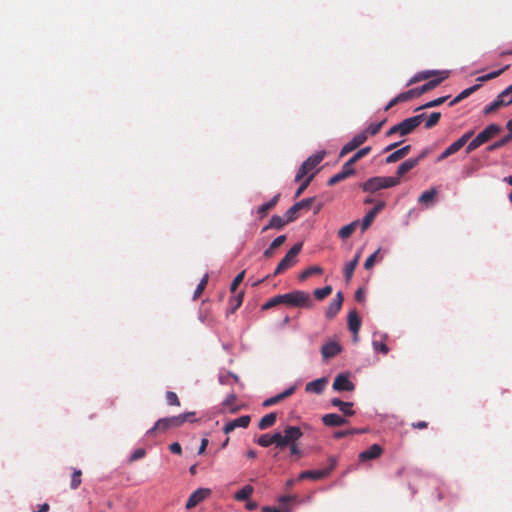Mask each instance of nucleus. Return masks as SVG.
I'll return each mask as SVG.
<instances>
[{"instance_id":"54","label":"nucleus","mask_w":512,"mask_h":512,"mask_svg":"<svg viewBox=\"0 0 512 512\" xmlns=\"http://www.w3.org/2000/svg\"><path fill=\"white\" fill-rule=\"evenodd\" d=\"M483 143L479 140V138L476 136L474 139H472L468 145L466 146V153L469 154L472 151L479 148Z\"/></svg>"},{"instance_id":"11","label":"nucleus","mask_w":512,"mask_h":512,"mask_svg":"<svg viewBox=\"0 0 512 512\" xmlns=\"http://www.w3.org/2000/svg\"><path fill=\"white\" fill-rule=\"evenodd\" d=\"M437 76V78L431 79L421 87L416 88L419 96L440 85L445 79L449 77V71H441Z\"/></svg>"},{"instance_id":"59","label":"nucleus","mask_w":512,"mask_h":512,"mask_svg":"<svg viewBox=\"0 0 512 512\" xmlns=\"http://www.w3.org/2000/svg\"><path fill=\"white\" fill-rule=\"evenodd\" d=\"M346 177H344L343 173L342 172H339L337 174H335L334 176H332L329 180H328V185L329 186H333L343 180H345Z\"/></svg>"},{"instance_id":"13","label":"nucleus","mask_w":512,"mask_h":512,"mask_svg":"<svg viewBox=\"0 0 512 512\" xmlns=\"http://www.w3.org/2000/svg\"><path fill=\"white\" fill-rule=\"evenodd\" d=\"M383 453V448L379 444H373L368 449L362 451L358 455L360 462H366L368 460H374L379 458Z\"/></svg>"},{"instance_id":"8","label":"nucleus","mask_w":512,"mask_h":512,"mask_svg":"<svg viewBox=\"0 0 512 512\" xmlns=\"http://www.w3.org/2000/svg\"><path fill=\"white\" fill-rule=\"evenodd\" d=\"M336 466V460L330 458V466L321 470H307L298 475L297 480L302 481L305 479L320 480L327 477Z\"/></svg>"},{"instance_id":"60","label":"nucleus","mask_w":512,"mask_h":512,"mask_svg":"<svg viewBox=\"0 0 512 512\" xmlns=\"http://www.w3.org/2000/svg\"><path fill=\"white\" fill-rule=\"evenodd\" d=\"M401 159H402V157H401V155L399 154V151H398V150H396V151L392 152V153H391V154L386 158L385 162H386L387 164H391V163H395V162H397V161H399V160H401Z\"/></svg>"},{"instance_id":"31","label":"nucleus","mask_w":512,"mask_h":512,"mask_svg":"<svg viewBox=\"0 0 512 512\" xmlns=\"http://www.w3.org/2000/svg\"><path fill=\"white\" fill-rule=\"evenodd\" d=\"M244 292H240L236 296L230 298L227 308V314H233L242 305Z\"/></svg>"},{"instance_id":"20","label":"nucleus","mask_w":512,"mask_h":512,"mask_svg":"<svg viewBox=\"0 0 512 512\" xmlns=\"http://www.w3.org/2000/svg\"><path fill=\"white\" fill-rule=\"evenodd\" d=\"M294 392H295V387L291 386L288 389H286L285 391H283L282 393L266 399L263 402V406L270 407L272 405H275V404L279 403L280 401L290 397Z\"/></svg>"},{"instance_id":"41","label":"nucleus","mask_w":512,"mask_h":512,"mask_svg":"<svg viewBox=\"0 0 512 512\" xmlns=\"http://www.w3.org/2000/svg\"><path fill=\"white\" fill-rule=\"evenodd\" d=\"M81 477H82L81 470L74 469L72 477H71V483H70L71 489L75 490L81 485V482H82Z\"/></svg>"},{"instance_id":"51","label":"nucleus","mask_w":512,"mask_h":512,"mask_svg":"<svg viewBox=\"0 0 512 512\" xmlns=\"http://www.w3.org/2000/svg\"><path fill=\"white\" fill-rule=\"evenodd\" d=\"M315 198L314 197H310V198H305L297 203H295V205L297 206V208L300 210H309L312 203L314 202Z\"/></svg>"},{"instance_id":"18","label":"nucleus","mask_w":512,"mask_h":512,"mask_svg":"<svg viewBox=\"0 0 512 512\" xmlns=\"http://www.w3.org/2000/svg\"><path fill=\"white\" fill-rule=\"evenodd\" d=\"M322 422L326 426L337 427L347 424L348 420L336 413H329L322 417Z\"/></svg>"},{"instance_id":"30","label":"nucleus","mask_w":512,"mask_h":512,"mask_svg":"<svg viewBox=\"0 0 512 512\" xmlns=\"http://www.w3.org/2000/svg\"><path fill=\"white\" fill-rule=\"evenodd\" d=\"M276 420H277V414L275 412L268 413L260 419V421L258 423V428L260 430H265V429L273 426L275 424Z\"/></svg>"},{"instance_id":"52","label":"nucleus","mask_w":512,"mask_h":512,"mask_svg":"<svg viewBox=\"0 0 512 512\" xmlns=\"http://www.w3.org/2000/svg\"><path fill=\"white\" fill-rule=\"evenodd\" d=\"M279 298H281L280 295H276L274 297H272L271 299H269L263 306H262V309L263 310H268L272 307H275L277 305H280L282 304L281 300H279Z\"/></svg>"},{"instance_id":"29","label":"nucleus","mask_w":512,"mask_h":512,"mask_svg":"<svg viewBox=\"0 0 512 512\" xmlns=\"http://www.w3.org/2000/svg\"><path fill=\"white\" fill-rule=\"evenodd\" d=\"M440 71H436V70H427V71H421L419 73H417L416 75H414L407 83V86H410L414 83H417V82H420V81H423V80H427L429 78H431L432 76H436L439 74Z\"/></svg>"},{"instance_id":"23","label":"nucleus","mask_w":512,"mask_h":512,"mask_svg":"<svg viewBox=\"0 0 512 512\" xmlns=\"http://www.w3.org/2000/svg\"><path fill=\"white\" fill-rule=\"evenodd\" d=\"M331 404L335 407H338L340 411L343 412V414L346 416H352L355 414L354 410L352 409V402H344L339 398H333L331 400Z\"/></svg>"},{"instance_id":"38","label":"nucleus","mask_w":512,"mask_h":512,"mask_svg":"<svg viewBox=\"0 0 512 512\" xmlns=\"http://www.w3.org/2000/svg\"><path fill=\"white\" fill-rule=\"evenodd\" d=\"M274 434L273 435H270L268 433L266 434H262L258 439H257V444L260 445L261 447H269L270 445L274 444Z\"/></svg>"},{"instance_id":"37","label":"nucleus","mask_w":512,"mask_h":512,"mask_svg":"<svg viewBox=\"0 0 512 512\" xmlns=\"http://www.w3.org/2000/svg\"><path fill=\"white\" fill-rule=\"evenodd\" d=\"M512 140L511 136L506 135L499 139L498 141L494 142L493 144L489 145L486 149L489 152H492L494 150H497L503 146H505L507 143H509Z\"/></svg>"},{"instance_id":"9","label":"nucleus","mask_w":512,"mask_h":512,"mask_svg":"<svg viewBox=\"0 0 512 512\" xmlns=\"http://www.w3.org/2000/svg\"><path fill=\"white\" fill-rule=\"evenodd\" d=\"M512 91V86H508L505 90H503L497 98L488 106L485 107L484 113L490 114L498 109H500L503 106H508L506 98L509 97V93Z\"/></svg>"},{"instance_id":"25","label":"nucleus","mask_w":512,"mask_h":512,"mask_svg":"<svg viewBox=\"0 0 512 512\" xmlns=\"http://www.w3.org/2000/svg\"><path fill=\"white\" fill-rule=\"evenodd\" d=\"M360 257H361V253L360 252L356 253L354 259L345 265L344 277L347 282H349L351 280L353 273L359 263Z\"/></svg>"},{"instance_id":"6","label":"nucleus","mask_w":512,"mask_h":512,"mask_svg":"<svg viewBox=\"0 0 512 512\" xmlns=\"http://www.w3.org/2000/svg\"><path fill=\"white\" fill-rule=\"evenodd\" d=\"M302 249V243L295 244L287 253L286 255L281 259L279 264L277 265L274 276L279 275L292 267L296 262V256L300 253Z\"/></svg>"},{"instance_id":"14","label":"nucleus","mask_w":512,"mask_h":512,"mask_svg":"<svg viewBox=\"0 0 512 512\" xmlns=\"http://www.w3.org/2000/svg\"><path fill=\"white\" fill-rule=\"evenodd\" d=\"M501 132H502V127L498 124L492 123V124H489L483 131H481L477 135V137L483 144H485L486 142H488L489 140H491L492 138H494Z\"/></svg>"},{"instance_id":"7","label":"nucleus","mask_w":512,"mask_h":512,"mask_svg":"<svg viewBox=\"0 0 512 512\" xmlns=\"http://www.w3.org/2000/svg\"><path fill=\"white\" fill-rule=\"evenodd\" d=\"M324 156V152H318L305 160L297 171L295 181L299 182L307 176L323 160Z\"/></svg>"},{"instance_id":"62","label":"nucleus","mask_w":512,"mask_h":512,"mask_svg":"<svg viewBox=\"0 0 512 512\" xmlns=\"http://www.w3.org/2000/svg\"><path fill=\"white\" fill-rule=\"evenodd\" d=\"M289 447V450H290V454L291 455H294V456H297V457H300L301 455V451H300V448L297 444V442H293L291 445L288 446Z\"/></svg>"},{"instance_id":"63","label":"nucleus","mask_w":512,"mask_h":512,"mask_svg":"<svg viewBox=\"0 0 512 512\" xmlns=\"http://www.w3.org/2000/svg\"><path fill=\"white\" fill-rule=\"evenodd\" d=\"M474 135V130H469L467 132H465L460 138L459 140L461 141V143L463 145H465Z\"/></svg>"},{"instance_id":"58","label":"nucleus","mask_w":512,"mask_h":512,"mask_svg":"<svg viewBox=\"0 0 512 512\" xmlns=\"http://www.w3.org/2000/svg\"><path fill=\"white\" fill-rule=\"evenodd\" d=\"M370 152H371V147L366 146V147L358 150L353 156H354L355 160L359 161L363 157L367 156Z\"/></svg>"},{"instance_id":"34","label":"nucleus","mask_w":512,"mask_h":512,"mask_svg":"<svg viewBox=\"0 0 512 512\" xmlns=\"http://www.w3.org/2000/svg\"><path fill=\"white\" fill-rule=\"evenodd\" d=\"M437 195V190L435 188H431L429 190L424 191L418 198V202L423 205H429L433 202L435 196Z\"/></svg>"},{"instance_id":"48","label":"nucleus","mask_w":512,"mask_h":512,"mask_svg":"<svg viewBox=\"0 0 512 512\" xmlns=\"http://www.w3.org/2000/svg\"><path fill=\"white\" fill-rule=\"evenodd\" d=\"M313 177H314L313 173L307 176V178L298 187V189L295 193V198H298L306 190V188L309 186L310 182L312 181Z\"/></svg>"},{"instance_id":"33","label":"nucleus","mask_w":512,"mask_h":512,"mask_svg":"<svg viewBox=\"0 0 512 512\" xmlns=\"http://www.w3.org/2000/svg\"><path fill=\"white\" fill-rule=\"evenodd\" d=\"M358 224H359V221L355 220V221L351 222L350 224L343 226L338 231L339 238H341V239L349 238L354 233V231L356 230Z\"/></svg>"},{"instance_id":"55","label":"nucleus","mask_w":512,"mask_h":512,"mask_svg":"<svg viewBox=\"0 0 512 512\" xmlns=\"http://www.w3.org/2000/svg\"><path fill=\"white\" fill-rule=\"evenodd\" d=\"M244 276H245V271H242L234 278V280L232 281L231 286H230V290L232 293H234L236 291V289L238 288V286L242 283Z\"/></svg>"},{"instance_id":"21","label":"nucleus","mask_w":512,"mask_h":512,"mask_svg":"<svg viewBox=\"0 0 512 512\" xmlns=\"http://www.w3.org/2000/svg\"><path fill=\"white\" fill-rule=\"evenodd\" d=\"M327 384L325 377L316 379L306 384L305 391L309 393L321 394Z\"/></svg>"},{"instance_id":"49","label":"nucleus","mask_w":512,"mask_h":512,"mask_svg":"<svg viewBox=\"0 0 512 512\" xmlns=\"http://www.w3.org/2000/svg\"><path fill=\"white\" fill-rule=\"evenodd\" d=\"M207 283H208V274L204 275V277L201 279L200 283L198 284V286L194 292L193 299H197L202 294Z\"/></svg>"},{"instance_id":"46","label":"nucleus","mask_w":512,"mask_h":512,"mask_svg":"<svg viewBox=\"0 0 512 512\" xmlns=\"http://www.w3.org/2000/svg\"><path fill=\"white\" fill-rule=\"evenodd\" d=\"M399 99L401 102H406V101H409L415 97H419L418 93H417V90L416 88L414 89H410L406 92H403V93H400L398 95Z\"/></svg>"},{"instance_id":"39","label":"nucleus","mask_w":512,"mask_h":512,"mask_svg":"<svg viewBox=\"0 0 512 512\" xmlns=\"http://www.w3.org/2000/svg\"><path fill=\"white\" fill-rule=\"evenodd\" d=\"M449 98V96H443V97H439L437 99H434L432 101H429L427 102L426 104L418 107L416 109V111L418 110H421V109H427V108H432V107H437V106H440L442 105L447 99Z\"/></svg>"},{"instance_id":"26","label":"nucleus","mask_w":512,"mask_h":512,"mask_svg":"<svg viewBox=\"0 0 512 512\" xmlns=\"http://www.w3.org/2000/svg\"><path fill=\"white\" fill-rule=\"evenodd\" d=\"M361 326V319L356 310H352L348 314V327L356 335Z\"/></svg>"},{"instance_id":"50","label":"nucleus","mask_w":512,"mask_h":512,"mask_svg":"<svg viewBox=\"0 0 512 512\" xmlns=\"http://www.w3.org/2000/svg\"><path fill=\"white\" fill-rule=\"evenodd\" d=\"M236 401V395L230 394L226 397V399L223 401V406L230 409L231 413H235L238 411V408H232V405Z\"/></svg>"},{"instance_id":"40","label":"nucleus","mask_w":512,"mask_h":512,"mask_svg":"<svg viewBox=\"0 0 512 512\" xmlns=\"http://www.w3.org/2000/svg\"><path fill=\"white\" fill-rule=\"evenodd\" d=\"M332 293V287L327 285L323 288H318L314 291V296L317 300H323Z\"/></svg>"},{"instance_id":"43","label":"nucleus","mask_w":512,"mask_h":512,"mask_svg":"<svg viewBox=\"0 0 512 512\" xmlns=\"http://www.w3.org/2000/svg\"><path fill=\"white\" fill-rule=\"evenodd\" d=\"M441 118L440 112H433L428 119L425 122V128L431 129L432 127L436 126Z\"/></svg>"},{"instance_id":"19","label":"nucleus","mask_w":512,"mask_h":512,"mask_svg":"<svg viewBox=\"0 0 512 512\" xmlns=\"http://www.w3.org/2000/svg\"><path fill=\"white\" fill-rule=\"evenodd\" d=\"M341 352V346L334 341L328 342L322 346L321 353L324 359H330Z\"/></svg>"},{"instance_id":"64","label":"nucleus","mask_w":512,"mask_h":512,"mask_svg":"<svg viewBox=\"0 0 512 512\" xmlns=\"http://www.w3.org/2000/svg\"><path fill=\"white\" fill-rule=\"evenodd\" d=\"M261 512H290V510L285 509L284 511H280L279 509H277L275 507L264 506V507H262Z\"/></svg>"},{"instance_id":"45","label":"nucleus","mask_w":512,"mask_h":512,"mask_svg":"<svg viewBox=\"0 0 512 512\" xmlns=\"http://www.w3.org/2000/svg\"><path fill=\"white\" fill-rule=\"evenodd\" d=\"M385 123V120L378 122V123H372L370 124L363 133H366V135H376L382 128L383 124Z\"/></svg>"},{"instance_id":"57","label":"nucleus","mask_w":512,"mask_h":512,"mask_svg":"<svg viewBox=\"0 0 512 512\" xmlns=\"http://www.w3.org/2000/svg\"><path fill=\"white\" fill-rule=\"evenodd\" d=\"M373 348L375 351H380L383 354H387L389 352V348L385 343L376 340L373 341Z\"/></svg>"},{"instance_id":"56","label":"nucleus","mask_w":512,"mask_h":512,"mask_svg":"<svg viewBox=\"0 0 512 512\" xmlns=\"http://www.w3.org/2000/svg\"><path fill=\"white\" fill-rule=\"evenodd\" d=\"M379 253V249L377 251H375L373 254H371L367 259L366 261L364 262V268L366 270H369L371 269L374 264H375V261H376V257H377V254Z\"/></svg>"},{"instance_id":"35","label":"nucleus","mask_w":512,"mask_h":512,"mask_svg":"<svg viewBox=\"0 0 512 512\" xmlns=\"http://www.w3.org/2000/svg\"><path fill=\"white\" fill-rule=\"evenodd\" d=\"M254 489L251 485H245L242 489L236 492L235 499L238 501L247 500L253 493Z\"/></svg>"},{"instance_id":"16","label":"nucleus","mask_w":512,"mask_h":512,"mask_svg":"<svg viewBox=\"0 0 512 512\" xmlns=\"http://www.w3.org/2000/svg\"><path fill=\"white\" fill-rule=\"evenodd\" d=\"M343 301H344L343 293L337 292L335 298L332 300V302L329 304V306L326 309V312H325L326 317L329 319L334 318L340 311Z\"/></svg>"},{"instance_id":"24","label":"nucleus","mask_w":512,"mask_h":512,"mask_svg":"<svg viewBox=\"0 0 512 512\" xmlns=\"http://www.w3.org/2000/svg\"><path fill=\"white\" fill-rule=\"evenodd\" d=\"M286 241L285 235H280L277 238H275L272 243L269 245V247L264 251L263 255L266 258H270L274 255L275 251L282 246Z\"/></svg>"},{"instance_id":"15","label":"nucleus","mask_w":512,"mask_h":512,"mask_svg":"<svg viewBox=\"0 0 512 512\" xmlns=\"http://www.w3.org/2000/svg\"><path fill=\"white\" fill-rule=\"evenodd\" d=\"M209 495H210V489H207V488L197 489L188 498V501L186 503V507L188 509L194 508L195 506H197L200 502H202Z\"/></svg>"},{"instance_id":"5","label":"nucleus","mask_w":512,"mask_h":512,"mask_svg":"<svg viewBox=\"0 0 512 512\" xmlns=\"http://www.w3.org/2000/svg\"><path fill=\"white\" fill-rule=\"evenodd\" d=\"M399 184L398 178L394 177H372L364 182L361 187L364 192L375 193L378 190L391 188Z\"/></svg>"},{"instance_id":"28","label":"nucleus","mask_w":512,"mask_h":512,"mask_svg":"<svg viewBox=\"0 0 512 512\" xmlns=\"http://www.w3.org/2000/svg\"><path fill=\"white\" fill-rule=\"evenodd\" d=\"M279 198L280 194L278 193L270 201L258 207L257 213L260 215V218L265 217L268 214V212L276 206V204L279 201Z\"/></svg>"},{"instance_id":"61","label":"nucleus","mask_w":512,"mask_h":512,"mask_svg":"<svg viewBox=\"0 0 512 512\" xmlns=\"http://www.w3.org/2000/svg\"><path fill=\"white\" fill-rule=\"evenodd\" d=\"M340 172L343 173L344 177L348 178L355 173V170L352 166L344 164Z\"/></svg>"},{"instance_id":"53","label":"nucleus","mask_w":512,"mask_h":512,"mask_svg":"<svg viewBox=\"0 0 512 512\" xmlns=\"http://www.w3.org/2000/svg\"><path fill=\"white\" fill-rule=\"evenodd\" d=\"M462 147H464V145L458 139L455 142H453L450 146H448L445 150L451 156V155L457 153Z\"/></svg>"},{"instance_id":"4","label":"nucleus","mask_w":512,"mask_h":512,"mask_svg":"<svg viewBox=\"0 0 512 512\" xmlns=\"http://www.w3.org/2000/svg\"><path fill=\"white\" fill-rule=\"evenodd\" d=\"M282 304L290 307H311L312 302L309 293L301 290H295L290 293L280 294Z\"/></svg>"},{"instance_id":"47","label":"nucleus","mask_w":512,"mask_h":512,"mask_svg":"<svg viewBox=\"0 0 512 512\" xmlns=\"http://www.w3.org/2000/svg\"><path fill=\"white\" fill-rule=\"evenodd\" d=\"M166 401L170 406H180V400L175 392L168 391L166 392Z\"/></svg>"},{"instance_id":"32","label":"nucleus","mask_w":512,"mask_h":512,"mask_svg":"<svg viewBox=\"0 0 512 512\" xmlns=\"http://www.w3.org/2000/svg\"><path fill=\"white\" fill-rule=\"evenodd\" d=\"M480 88V85L479 84H476V85H473L465 90H463L459 95H457L450 103H449V106H454L456 105L457 103H459L460 101H462L463 99L467 98L468 96H470L471 94H473L474 92H476L478 89Z\"/></svg>"},{"instance_id":"44","label":"nucleus","mask_w":512,"mask_h":512,"mask_svg":"<svg viewBox=\"0 0 512 512\" xmlns=\"http://www.w3.org/2000/svg\"><path fill=\"white\" fill-rule=\"evenodd\" d=\"M299 217V209L294 204L291 206L285 213V218L288 221V223H291L295 221Z\"/></svg>"},{"instance_id":"1","label":"nucleus","mask_w":512,"mask_h":512,"mask_svg":"<svg viewBox=\"0 0 512 512\" xmlns=\"http://www.w3.org/2000/svg\"><path fill=\"white\" fill-rule=\"evenodd\" d=\"M195 421V412H187L177 416L159 419L154 426L147 431L148 435L165 433L166 431L182 426L185 422Z\"/></svg>"},{"instance_id":"12","label":"nucleus","mask_w":512,"mask_h":512,"mask_svg":"<svg viewBox=\"0 0 512 512\" xmlns=\"http://www.w3.org/2000/svg\"><path fill=\"white\" fill-rule=\"evenodd\" d=\"M251 418L249 415H243L237 419H233L228 421L224 427L223 431L225 434H229L234 431L236 428H247L250 424Z\"/></svg>"},{"instance_id":"22","label":"nucleus","mask_w":512,"mask_h":512,"mask_svg":"<svg viewBox=\"0 0 512 512\" xmlns=\"http://www.w3.org/2000/svg\"><path fill=\"white\" fill-rule=\"evenodd\" d=\"M287 224H288V221L286 220V218H283V217L278 216V215H273L271 217L269 223L265 227H263L262 233L266 232L269 229L280 230V229H282Z\"/></svg>"},{"instance_id":"10","label":"nucleus","mask_w":512,"mask_h":512,"mask_svg":"<svg viewBox=\"0 0 512 512\" xmlns=\"http://www.w3.org/2000/svg\"><path fill=\"white\" fill-rule=\"evenodd\" d=\"M367 140V135L366 133H359L357 135H355L347 144H345L341 151H340V154L339 156L340 157H344L345 155H347L348 153L356 150L359 146H361L365 141Z\"/></svg>"},{"instance_id":"17","label":"nucleus","mask_w":512,"mask_h":512,"mask_svg":"<svg viewBox=\"0 0 512 512\" xmlns=\"http://www.w3.org/2000/svg\"><path fill=\"white\" fill-rule=\"evenodd\" d=\"M333 389L339 392L353 391L355 389V385L349 380L348 376L340 374L334 379Z\"/></svg>"},{"instance_id":"42","label":"nucleus","mask_w":512,"mask_h":512,"mask_svg":"<svg viewBox=\"0 0 512 512\" xmlns=\"http://www.w3.org/2000/svg\"><path fill=\"white\" fill-rule=\"evenodd\" d=\"M376 216L377 215L375 214V211L370 210L369 212H367L361 223L362 231H365L368 227H370Z\"/></svg>"},{"instance_id":"36","label":"nucleus","mask_w":512,"mask_h":512,"mask_svg":"<svg viewBox=\"0 0 512 512\" xmlns=\"http://www.w3.org/2000/svg\"><path fill=\"white\" fill-rule=\"evenodd\" d=\"M323 269L320 266H311L302 271L299 275V280L303 281L315 274H322Z\"/></svg>"},{"instance_id":"2","label":"nucleus","mask_w":512,"mask_h":512,"mask_svg":"<svg viewBox=\"0 0 512 512\" xmlns=\"http://www.w3.org/2000/svg\"><path fill=\"white\" fill-rule=\"evenodd\" d=\"M425 114H419L410 118L403 120L402 122L392 126L387 132L386 136L390 137L394 134H399L400 136H406L412 133L424 120Z\"/></svg>"},{"instance_id":"27","label":"nucleus","mask_w":512,"mask_h":512,"mask_svg":"<svg viewBox=\"0 0 512 512\" xmlns=\"http://www.w3.org/2000/svg\"><path fill=\"white\" fill-rule=\"evenodd\" d=\"M417 165V160H414L413 158L404 161L402 164L398 166L396 172L397 176L395 178H398V180L400 181V178L402 176H404L407 172L415 168Z\"/></svg>"},{"instance_id":"3","label":"nucleus","mask_w":512,"mask_h":512,"mask_svg":"<svg viewBox=\"0 0 512 512\" xmlns=\"http://www.w3.org/2000/svg\"><path fill=\"white\" fill-rule=\"evenodd\" d=\"M303 436V432L299 427L287 426L283 433H274V444L280 449L291 445L293 442H297Z\"/></svg>"}]
</instances>
